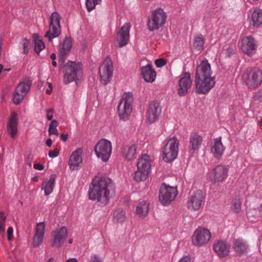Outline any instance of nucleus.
Instances as JSON below:
<instances>
[{
  "mask_svg": "<svg viewBox=\"0 0 262 262\" xmlns=\"http://www.w3.org/2000/svg\"><path fill=\"white\" fill-rule=\"evenodd\" d=\"M114 194L115 189L111 179L100 175H97L94 178L89 190L90 200L105 205Z\"/></svg>",
  "mask_w": 262,
  "mask_h": 262,
  "instance_id": "f257e3e1",
  "label": "nucleus"
},
{
  "mask_svg": "<svg viewBox=\"0 0 262 262\" xmlns=\"http://www.w3.org/2000/svg\"><path fill=\"white\" fill-rule=\"evenodd\" d=\"M137 169L134 179L137 182L144 181L147 179L151 169V159L149 155L143 154L138 160Z\"/></svg>",
  "mask_w": 262,
  "mask_h": 262,
  "instance_id": "f03ea898",
  "label": "nucleus"
},
{
  "mask_svg": "<svg viewBox=\"0 0 262 262\" xmlns=\"http://www.w3.org/2000/svg\"><path fill=\"white\" fill-rule=\"evenodd\" d=\"M81 76V65L80 63L69 61L64 65L63 81L66 83L76 81Z\"/></svg>",
  "mask_w": 262,
  "mask_h": 262,
  "instance_id": "7ed1b4c3",
  "label": "nucleus"
},
{
  "mask_svg": "<svg viewBox=\"0 0 262 262\" xmlns=\"http://www.w3.org/2000/svg\"><path fill=\"white\" fill-rule=\"evenodd\" d=\"M134 98L132 93H125L118 106V112L121 120H126L132 112V104Z\"/></svg>",
  "mask_w": 262,
  "mask_h": 262,
  "instance_id": "20e7f679",
  "label": "nucleus"
},
{
  "mask_svg": "<svg viewBox=\"0 0 262 262\" xmlns=\"http://www.w3.org/2000/svg\"><path fill=\"white\" fill-rule=\"evenodd\" d=\"M179 141L176 136L170 138L163 150V159L166 162H171L175 160L178 154Z\"/></svg>",
  "mask_w": 262,
  "mask_h": 262,
  "instance_id": "39448f33",
  "label": "nucleus"
},
{
  "mask_svg": "<svg viewBox=\"0 0 262 262\" xmlns=\"http://www.w3.org/2000/svg\"><path fill=\"white\" fill-rule=\"evenodd\" d=\"M94 151L98 159L103 162H107L112 152L111 142L105 139H100L95 145Z\"/></svg>",
  "mask_w": 262,
  "mask_h": 262,
  "instance_id": "423d86ee",
  "label": "nucleus"
},
{
  "mask_svg": "<svg viewBox=\"0 0 262 262\" xmlns=\"http://www.w3.org/2000/svg\"><path fill=\"white\" fill-rule=\"evenodd\" d=\"M178 194L177 188L163 184L160 188L159 201L164 206L170 204Z\"/></svg>",
  "mask_w": 262,
  "mask_h": 262,
  "instance_id": "0eeeda50",
  "label": "nucleus"
},
{
  "mask_svg": "<svg viewBox=\"0 0 262 262\" xmlns=\"http://www.w3.org/2000/svg\"><path fill=\"white\" fill-rule=\"evenodd\" d=\"M166 18V13L161 8H158L153 11L151 17L147 23L148 29L150 31L158 30L165 23Z\"/></svg>",
  "mask_w": 262,
  "mask_h": 262,
  "instance_id": "6e6552de",
  "label": "nucleus"
},
{
  "mask_svg": "<svg viewBox=\"0 0 262 262\" xmlns=\"http://www.w3.org/2000/svg\"><path fill=\"white\" fill-rule=\"evenodd\" d=\"M60 16L58 13L54 12L52 13L50 17L49 29L47 32L45 37L49 41L58 37L61 32L60 21Z\"/></svg>",
  "mask_w": 262,
  "mask_h": 262,
  "instance_id": "1a4fd4ad",
  "label": "nucleus"
},
{
  "mask_svg": "<svg viewBox=\"0 0 262 262\" xmlns=\"http://www.w3.org/2000/svg\"><path fill=\"white\" fill-rule=\"evenodd\" d=\"M243 79L249 88H256L262 82V72L257 69H251L243 75Z\"/></svg>",
  "mask_w": 262,
  "mask_h": 262,
  "instance_id": "9d476101",
  "label": "nucleus"
},
{
  "mask_svg": "<svg viewBox=\"0 0 262 262\" xmlns=\"http://www.w3.org/2000/svg\"><path fill=\"white\" fill-rule=\"evenodd\" d=\"M228 170L227 166L218 165L208 173V178L214 184L222 183L228 177Z\"/></svg>",
  "mask_w": 262,
  "mask_h": 262,
  "instance_id": "9b49d317",
  "label": "nucleus"
},
{
  "mask_svg": "<svg viewBox=\"0 0 262 262\" xmlns=\"http://www.w3.org/2000/svg\"><path fill=\"white\" fill-rule=\"evenodd\" d=\"M195 90L199 94L209 92L215 85V77H195Z\"/></svg>",
  "mask_w": 262,
  "mask_h": 262,
  "instance_id": "f8f14e48",
  "label": "nucleus"
},
{
  "mask_svg": "<svg viewBox=\"0 0 262 262\" xmlns=\"http://www.w3.org/2000/svg\"><path fill=\"white\" fill-rule=\"evenodd\" d=\"M31 82L28 79L21 81L16 87L13 94V102L15 104H19L28 93Z\"/></svg>",
  "mask_w": 262,
  "mask_h": 262,
  "instance_id": "ddd939ff",
  "label": "nucleus"
},
{
  "mask_svg": "<svg viewBox=\"0 0 262 262\" xmlns=\"http://www.w3.org/2000/svg\"><path fill=\"white\" fill-rule=\"evenodd\" d=\"M113 72V62L110 57H107L99 68L101 82L107 84L112 78Z\"/></svg>",
  "mask_w": 262,
  "mask_h": 262,
  "instance_id": "4468645a",
  "label": "nucleus"
},
{
  "mask_svg": "<svg viewBox=\"0 0 262 262\" xmlns=\"http://www.w3.org/2000/svg\"><path fill=\"white\" fill-rule=\"evenodd\" d=\"M257 47V41L252 36H245L241 39L240 48L244 53L249 56L256 53Z\"/></svg>",
  "mask_w": 262,
  "mask_h": 262,
  "instance_id": "2eb2a0df",
  "label": "nucleus"
},
{
  "mask_svg": "<svg viewBox=\"0 0 262 262\" xmlns=\"http://www.w3.org/2000/svg\"><path fill=\"white\" fill-rule=\"evenodd\" d=\"M211 235V232L209 230L205 228L199 227L193 235L192 243L195 246H203L208 243Z\"/></svg>",
  "mask_w": 262,
  "mask_h": 262,
  "instance_id": "dca6fc26",
  "label": "nucleus"
},
{
  "mask_svg": "<svg viewBox=\"0 0 262 262\" xmlns=\"http://www.w3.org/2000/svg\"><path fill=\"white\" fill-rule=\"evenodd\" d=\"M204 194L200 190H196L191 194L187 201V208L191 211H198L202 206Z\"/></svg>",
  "mask_w": 262,
  "mask_h": 262,
  "instance_id": "f3484780",
  "label": "nucleus"
},
{
  "mask_svg": "<svg viewBox=\"0 0 262 262\" xmlns=\"http://www.w3.org/2000/svg\"><path fill=\"white\" fill-rule=\"evenodd\" d=\"M83 151L82 148H78L72 152L68 162L71 170L80 169L83 162Z\"/></svg>",
  "mask_w": 262,
  "mask_h": 262,
  "instance_id": "a211bd4d",
  "label": "nucleus"
},
{
  "mask_svg": "<svg viewBox=\"0 0 262 262\" xmlns=\"http://www.w3.org/2000/svg\"><path fill=\"white\" fill-rule=\"evenodd\" d=\"M130 27L129 23H126L118 30L116 38L118 47H122L128 44Z\"/></svg>",
  "mask_w": 262,
  "mask_h": 262,
  "instance_id": "6ab92c4d",
  "label": "nucleus"
},
{
  "mask_svg": "<svg viewBox=\"0 0 262 262\" xmlns=\"http://www.w3.org/2000/svg\"><path fill=\"white\" fill-rule=\"evenodd\" d=\"M178 93L179 96H185L192 85L190 75L189 73H184L180 75L178 82Z\"/></svg>",
  "mask_w": 262,
  "mask_h": 262,
  "instance_id": "aec40b11",
  "label": "nucleus"
},
{
  "mask_svg": "<svg viewBox=\"0 0 262 262\" xmlns=\"http://www.w3.org/2000/svg\"><path fill=\"white\" fill-rule=\"evenodd\" d=\"M137 146L135 144L123 145L120 148V154L122 158L126 161H133L137 157Z\"/></svg>",
  "mask_w": 262,
  "mask_h": 262,
  "instance_id": "412c9836",
  "label": "nucleus"
},
{
  "mask_svg": "<svg viewBox=\"0 0 262 262\" xmlns=\"http://www.w3.org/2000/svg\"><path fill=\"white\" fill-rule=\"evenodd\" d=\"M45 227L44 222L36 223L32 242L34 247H38L42 244L45 235Z\"/></svg>",
  "mask_w": 262,
  "mask_h": 262,
  "instance_id": "4be33fe9",
  "label": "nucleus"
},
{
  "mask_svg": "<svg viewBox=\"0 0 262 262\" xmlns=\"http://www.w3.org/2000/svg\"><path fill=\"white\" fill-rule=\"evenodd\" d=\"M161 113V109L159 104L155 102L149 103L147 113L146 119L150 123L155 122L158 120Z\"/></svg>",
  "mask_w": 262,
  "mask_h": 262,
  "instance_id": "5701e85b",
  "label": "nucleus"
},
{
  "mask_svg": "<svg viewBox=\"0 0 262 262\" xmlns=\"http://www.w3.org/2000/svg\"><path fill=\"white\" fill-rule=\"evenodd\" d=\"M67 235V229L64 227L54 231L52 233V245L53 247H59L64 242Z\"/></svg>",
  "mask_w": 262,
  "mask_h": 262,
  "instance_id": "b1692460",
  "label": "nucleus"
},
{
  "mask_svg": "<svg viewBox=\"0 0 262 262\" xmlns=\"http://www.w3.org/2000/svg\"><path fill=\"white\" fill-rule=\"evenodd\" d=\"M211 66L206 59L201 61L197 67L195 77H213Z\"/></svg>",
  "mask_w": 262,
  "mask_h": 262,
  "instance_id": "393cba45",
  "label": "nucleus"
},
{
  "mask_svg": "<svg viewBox=\"0 0 262 262\" xmlns=\"http://www.w3.org/2000/svg\"><path fill=\"white\" fill-rule=\"evenodd\" d=\"M18 115L16 112H12L7 125L8 132L12 138H14L17 133Z\"/></svg>",
  "mask_w": 262,
  "mask_h": 262,
  "instance_id": "a878e982",
  "label": "nucleus"
},
{
  "mask_svg": "<svg viewBox=\"0 0 262 262\" xmlns=\"http://www.w3.org/2000/svg\"><path fill=\"white\" fill-rule=\"evenodd\" d=\"M141 75L146 82L152 83L156 78L157 73L151 64H147L141 68Z\"/></svg>",
  "mask_w": 262,
  "mask_h": 262,
  "instance_id": "bb28decb",
  "label": "nucleus"
},
{
  "mask_svg": "<svg viewBox=\"0 0 262 262\" xmlns=\"http://www.w3.org/2000/svg\"><path fill=\"white\" fill-rule=\"evenodd\" d=\"M230 245L223 241H218L214 245V250L217 255L222 258L229 254Z\"/></svg>",
  "mask_w": 262,
  "mask_h": 262,
  "instance_id": "cd10ccee",
  "label": "nucleus"
},
{
  "mask_svg": "<svg viewBox=\"0 0 262 262\" xmlns=\"http://www.w3.org/2000/svg\"><path fill=\"white\" fill-rule=\"evenodd\" d=\"M203 138L201 135L196 133H192L189 139V148L192 153L198 151L200 149Z\"/></svg>",
  "mask_w": 262,
  "mask_h": 262,
  "instance_id": "c85d7f7f",
  "label": "nucleus"
},
{
  "mask_svg": "<svg viewBox=\"0 0 262 262\" xmlns=\"http://www.w3.org/2000/svg\"><path fill=\"white\" fill-rule=\"evenodd\" d=\"M55 175L52 174L49 179H46L43 180L41 189L44 191L45 195L48 196L53 192L55 186Z\"/></svg>",
  "mask_w": 262,
  "mask_h": 262,
  "instance_id": "c756f323",
  "label": "nucleus"
},
{
  "mask_svg": "<svg viewBox=\"0 0 262 262\" xmlns=\"http://www.w3.org/2000/svg\"><path fill=\"white\" fill-rule=\"evenodd\" d=\"M233 248L237 255L244 254L248 250V245L242 239H235L233 241Z\"/></svg>",
  "mask_w": 262,
  "mask_h": 262,
  "instance_id": "7c9ffc66",
  "label": "nucleus"
},
{
  "mask_svg": "<svg viewBox=\"0 0 262 262\" xmlns=\"http://www.w3.org/2000/svg\"><path fill=\"white\" fill-rule=\"evenodd\" d=\"M251 19L253 27L259 28L262 26V9H255L251 13Z\"/></svg>",
  "mask_w": 262,
  "mask_h": 262,
  "instance_id": "2f4dec72",
  "label": "nucleus"
},
{
  "mask_svg": "<svg viewBox=\"0 0 262 262\" xmlns=\"http://www.w3.org/2000/svg\"><path fill=\"white\" fill-rule=\"evenodd\" d=\"M224 150L225 148L222 143L221 138L216 139L211 148V152L215 157L220 158L222 156Z\"/></svg>",
  "mask_w": 262,
  "mask_h": 262,
  "instance_id": "473e14b6",
  "label": "nucleus"
},
{
  "mask_svg": "<svg viewBox=\"0 0 262 262\" xmlns=\"http://www.w3.org/2000/svg\"><path fill=\"white\" fill-rule=\"evenodd\" d=\"M72 47V39L70 37H66L60 48V54L61 58H64L70 51Z\"/></svg>",
  "mask_w": 262,
  "mask_h": 262,
  "instance_id": "72a5a7b5",
  "label": "nucleus"
},
{
  "mask_svg": "<svg viewBox=\"0 0 262 262\" xmlns=\"http://www.w3.org/2000/svg\"><path fill=\"white\" fill-rule=\"evenodd\" d=\"M149 209V204L145 201L140 202L137 206L136 213L140 216L147 215Z\"/></svg>",
  "mask_w": 262,
  "mask_h": 262,
  "instance_id": "f704fd0d",
  "label": "nucleus"
},
{
  "mask_svg": "<svg viewBox=\"0 0 262 262\" xmlns=\"http://www.w3.org/2000/svg\"><path fill=\"white\" fill-rule=\"evenodd\" d=\"M33 40L34 43V50L36 53L39 54L45 48L44 42L40 37L36 34L33 35Z\"/></svg>",
  "mask_w": 262,
  "mask_h": 262,
  "instance_id": "c9c22d12",
  "label": "nucleus"
},
{
  "mask_svg": "<svg viewBox=\"0 0 262 262\" xmlns=\"http://www.w3.org/2000/svg\"><path fill=\"white\" fill-rule=\"evenodd\" d=\"M126 220V215L124 210L117 209L113 214V221L115 223H121Z\"/></svg>",
  "mask_w": 262,
  "mask_h": 262,
  "instance_id": "e433bc0d",
  "label": "nucleus"
},
{
  "mask_svg": "<svg viewBox=\"0 0 262 262\" xmlns=\"http://www.w3.org/2000/svg\"><path fill=\"white\" fill-rule=\"evenodd\" d=\"M236 45L234 42L226 44L223 50L222 54L226 57H229L235 53L236 51Z\"/></svg>",
  "mask_w": 262,
  "mask_h": 262,
  "instance_id": "4c0bfd02",
  "label": "nucleus"
},
{
  "mask_svg": "<svg viewBox=\"0 0 262 262\" xmlns=\"http://www.w3.org/2000/svg\"><path fill=\"white\" fill-rule=\"evenodd\" d=\"M204 38L202 35H199L195 37L193 43V47L194 49L201 51L204 48Z\"/></svg>",
  "mask_w": 262,
  "mask_h": 262,
  "instance_id": "58836bf2",
  "label": "nucleus"
},
{
  "mask_svg": "<svg viewBox=\"0 0 262 262\" xmlns=\"http://www.w3.org/2000/svg\"><path fill=\"white\" fill-rule=\"evenodd\" d=\"M6 215L3 211H0V236H4L6 225Z\"/></svg>",
  "mask_w": 262,
  "mask_h": 262,
  "instance_id": "ea45409f",
  "label": "nucleus"
},
{
  "mask_svg": "<svg viewBox=\"0 0 262 262\" xmlns=\"http://www.w3.org/2000/svg\"><path fill=\"white\" fill-rule=\"evenodd\" d=\"M57 126H58V122L56 120H52L50 123L49 128H48V133L49 135H55L57 136L58 135V132L57 130Z\"/></svg>",
  "mask_w": 262,
  "mask_h": 262,
  "instance_id": "a19ab883",
  "label": "nucleus"
},
{
  "mask_svg": "<svg viewBox=\"0 0 262 262\" xmlns=\"http://www.w3.org/2000/svg\"><path fill=\"white\" fill-rule=\"evenodd\" d=\"M101 0H86L85 5L88 11L91 12L96 7V6L101 3Z\"/></svg>",
  "mask_w": 262,
  "mask_h": 262,
  "instance_id": "79ce46f5",
  "label": "nucleus"
},
{
  "mask_svg": "<svg viewBox=\"0 0 262 262\" xmlns=\"http://www.w3.org/2000/svg\"><path fill=\"white\" fill-rule=\"evenodd\" d=\"M232 209L236 213H239L241 210V202L239 199H235L232 202Z\"/></svg>",
  "mask_w": 262,
  "mask_h": 262,
  "instance_id": "37998d69",
  "label": "nucleus"
},
{
  "mask_svg": "<svg viewBox=\"0 0 262 262\" xmlns=\"http://www.w3.org/2000/svg\"><path fill=\"white\" fill-rule=\"evenodd\" d=\"M258 211L259 213L258 214H257V215L259 216L260 215V211H259V210H258V209H254L252 210H250V211L247 212V216H248V217L249 218V221H250L251 222L256 221V220L252 219V216L253 215H255V214H256L257 213V212H258Z\"/></svg>",
  "mask_w": 262,
  "mask_h": 262,
  "instance_id": "c03bdc74",
  "label": "nucleus"
},
{
  "mask_svg": "<svg viewBox=\"0 0 262 262\" xmlns=\"http://www.w3.org/2000/svg\"><path fill=\"white\" fill-rule=\"evenodd\" d=\"M22 44L23 46V53L27 54L29 52L30 41L26 38H24L22 40Z\"/></svg>",
  "mask_w": 262,
  "mask_h": 262,
  "instance_id": "a18cd8bd",
  "label": "nucleus"
},
{
  "mask_svg": "<svg viewBox=\"0 0 262 262\" xmlns=\"http://www.w3.org/2000/svg\"><path fill=\"white\" fill-rule=\"evenodd\" d=\"M88 262H103V259L96 254H92L89 258Z\"/></svg>",
  "mask_w": 262,
  "mask_h": 262,
  "instance_id": "49530a36",
  "label": "nucleus"
},
{
  "mask_svg": "<svg viewBox=\"0 0 262 262\" xmlns=\"http://www.w3.org/2000/svg\"><path fill=\"white\" fill-rule=\"evenodd\" d=\"M54 110L52 108H48L46 110V116L48 120H53Z\"/></svg>",
  "mask_w": 262,
  "mask_h": 262,
  "instance_id": "de8ad7c7",
  "label": "nucleus"
},
{
  "mask_svg": "<svg viewBox=\"0 0 262 262\" xmlns=\"http://www.w3.org/2000/svg\"><path fill=\"white\" fill-rule=\"evenodd\" d=\"M59 154V150L58 148H55L54 150H50L48 155L50 158H54L57 157Z\"/></svg>",
  "mask_w": 262,
  "mask_h": 262,
  "instance_id": "09e8293b",
  "label": "nucleus"
},
{
  "mask_svg": "<svg viewBox=\"0 0 262 262\" xmlns=\"http://www.w3.org/2000/svg\"><path fill=\"white\" fill-rule=\"evenodd\" d=\"M166 61L163 58L158 59L155 60V63L158 68H161L166 64Z\"/></svg>",
  "mask_w": 262,
  "mask_h": 262,
  "instance_id": "8fccbe9b",
  "label": "nucleus"
},
{
  "mask_svg": "<svg viewBox=\"0 0 262 262\" xmlns=\"http://www.w3.org/2000/svg\"><path fill=\"white\" fill-rule=\"evenodd\" d=\"M13 237V228L9 227L7 229V238L9 241H11Z\"/></svg>",
  "mask_w": 262,
  "mask_h": 262,
  "instance_id": "3c124183",
  "label": "nucleus"
},
{
  "mask_svg": "<svg viewBox=\"0 0 262 262\" xmlns=\"http://www.w3.org/2000/svg\"><path fill=\"white\" fill-rule=\"evenodd\" d=\"M178 262H192V260L189 256L185 255L181 257Z\"/></svg>",
  "mask_w": 262,
  "mask_h": 262,
  "instance_id": "603ef678",
  "label": "nucleus"
},
{
  "mask_svg": "<svg viewBox=\"0 0 262 262\" xmlns=\"http://www.w3.org/2000/svg\"><path fill=\"white\" fill-rule=\"evenodd\" d=\"M33 167L36 170H42L45 168V166L42 164L36 163L34 164Z\"/></svg>",
  "mask_w": 262,
  "mask_h": 262,
  "instance_id": "864d4df0",
  "label": "nucleus"
},
{
  "mask_svg": "<svg viewBox=\"0 0 262 262\" xmlns=\"http://www.w3.org/2000/svg\"><path fill=\"white\" fill-rule=\"evenodd\" d=\"M68 135H67V134H62L60 135V139L63 141H67V140L68 139Z\"/></svg>",
  "mask_w": 262,
  "mask_h": 262,
  "instance_id": "5fc2aeb1",
  "label": "nucleus"
},
{
  "mask_svg": "<svg viewBox=\"0 0 262 262\" xmlns=\"http://www.w3.org/2000/svg\"><path fill=\"white\" fill-rule=\"evenodd\" d=\"M48 84L49 85V87L50 88V89H47L46 90V93L48 94H50L52 91V85L51 83H48Z\"/></svg>",
  "mask_w": 262,
  "mask_h": 262,
  "instance_id": "6e6d98bb",
  "label": "nucleus"
},
{
  "mask_svg": "<svg viewBox=\"0 0 262 262\" xmlns=\"http://www.w3.org/2000/svg\"><path fill=\"white\" fill-rule=\"evenodd\" d=\"M52 140H51V139H48L47 140V141H46V145L48 147H51V145H52Z\"/></svg>",
  "mask_w": 262,
  "mask_h": 262,
  "instance_id": "4d7b16f0",
  "label": "nucleus"
},
{
  "mask_svg": "<svg viewBox=\"0 0 262 262\" xmlns=\"http://www.w3.org/2000/svg\"><path fill=\"white\" fill-rule=\"evenodd\" d=\"M51 59L52 60H55L56 59V54L55 53H52L51 55Z\"/></svg>",
  "mask_w": 262,
  "mask_h": 262,
  "instance_id": "13d9d810",
  "label": "nucleus"
},
{
  "mask_svg": "<svg viewBox=\"0 0 262 262\" xmlns=\"http://www.w3.org/2000/svg\"><path fill=\"white\" fill-rule=\"evenodd\" d=\"M66 262H77V260L76 258H70L67 260Z\"/></svg>",
  "mask_w": 262,
  "mask_h": 262,
  "instance_id": "bf43d9fd",
  "label": "nucleus"
},
{
  "mask_svg": "<svg viewBox=\"0 0 262 262\" xmlns=\"http://www.w3.org/2000/svg\"><path fill=\"white\" fill-rule=\"evenodd\" d=\"M32 180L34 182H37L39 180V177L35 176L32 179Z\"/></svg>",
  "mask_w": 262,
  "mask_h": 262,
  "instance_id": "052dcab7",
  "label": "nucleus"
},
{
  "mask_svg": "<svg viewBox=\"0 0 262 262\" xmlns=\"http://www.w3.org/2000/svg\"><path fill=\"white\" fill-rule=\"evenodd\" d=\"M52 64H53V66L54 67H56L57 66V63L55 61V60H52Z\"/></svg>",
  "mask_w": 262,
  "mask_h": 262,
  "instance_id": "680f3d73",
  "label": "nucleus"
},
{
  "mask_svg": "<svg viewBox=\"0 0 262 262\" xmlns=\"http://www.w3.org/2000/svg\"><path fill=\"white\" fill-rule=\"evenodd\" d=\"M48 262H54V259L53 258H51L49 259Z\"/></svg>",
  "mask_w": 262,
  "mask_h": 262,
  "instance_id": "e2e57ef3",
  "label": "nucleus"
},
{
  "mask_svg": "<svg viewBox=\"0 0 262 262\" xmlns=\"http://www.w3.org/2000/svg\"><path fill=\"white\" fill-rule=\"evenodd\" d=\"M10 71V69H4V71Z\"/></svg>",
  "mask_w": 262,
  "mask_h": 262,
  "instance_id": "0e129e2a",
  "label": "nucleus"
},
{
  "mask_svg": "<svg viewBox=\"0 0 262 262\" xmlns=\"http://www.w3.org/2000/svg\"><path fill=\"white\" fill-rule=\"evenodd\" d=\"M72 242H73V240L72 239H70L69 241V243L70 244H72Z\"/></svg>",
  "mask_w": 262,
  "mask_h": 262,
  "instance_id": "69168bd1",
  "label": "nucleus"
}]
</instances>
